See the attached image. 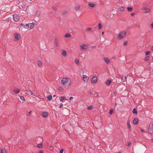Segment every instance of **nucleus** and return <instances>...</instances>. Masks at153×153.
Instances as JSON below:
<instances>
[{"label":"nucleus","mask_w":153,"mask_h":153,"mask_svg":"<svg viewBox=\"0 0 153 153\" xmlns=\"http://www.w3.org/2000/svg\"><path fill=\"white\" fill-rule=\"evenodd\" d=\"M61 82L66 86H69L71 84V80L68 78H63L61 80Z\"/></svg>","instance_id":"f257e3e1"},{"label":"nucleus","mask_w":153,"mask_h":153,"mask_svg":"<svg viewBox=\"0 0 153 153\" xmlns=\"http://www.w3.org/2000/svg\"><path fill=\"white\" fill-rule=\"evenodd\" d=\"M126 32L124 30L121 32L119 34L118 36V38L119 39L123 38L126 36Z\"/></svg>","instance_id":"f03ea898"},{"label":"nucleus","mask_w":153,"mask_h":153,"mask_svg":"<svg viewBox=\"0 0 153 153\" xmlns=\"http://www.w3.org/2000/svg\"><path fill=\"white\" fill-rule=\"evenodd\" d=\"M14 37H15L14 40L15 41H17V40H19L21 38L20 35L18 33H15L14 34Z\"/></svg>","instance_id":"7ed1b4c3"},{"label":"nucleus","mask_w":153,"mask_h":153,"mask_svg":"<svg viewBox=\"0 0 153 153\" xmlns=\"http://www.w3.org/2000/svg\"><path fill=\"white\" fill-rule=\"evenodd\" d=\"M88 45L86 44L80 45V50L82 51L85 50L88 48Z\"/></svg>","instance_id":"20e7f679"},{"label":"nucleus","mask_w":153,"mask_h":153,"mask_svg":"<svg viewBox=\"0 0 153 153\" xmlns=\"http://www.w3.org/2000/svg\"><path fill=\"white\" fill-rule=\"evenodd\" d=\"M13 19L15 22L18 21L20 19L19 17L16 14L13 15Z\"/></svg>","instance_id":"39448f33"},{"label":"nucleus","mask_w":153,"mask_h":153,"mask_svg":"<svg viewBox=\"0 0 153 153\" xmlns=\"http://www.w3.org/2000/svg\"><path fill=\"white\" fill-rule=\"evenodd\" d=\"M97 81V78L96 76H94L92 77L91 79V83L93 84H95Z\"/></svg>","instance_id":"423d86ee"},{"label":"nucleus","mask_w":153,"mask_h":153,"mask_svg":"<svg viewBox=\"0 0 153 153\" xmlns=\"http://www.w3.org/2000/svg\"><path fill=\"white\" fill-rule=\"evenodd\" d=\"M82 78L85 82H88L89 79L88 77L87 76L85 75H82Z\"/></svg>","instance_id":"0eeeda50"},{"label":"nucleus","mask_w":153,"mask_h":153,"mask_svg":"<svg viewBox=\"0 0 153 153\" xmlns=\"http://www.w3.org/2000/svg\"><path fill=\"white\" fill-rule=\"evenodd\" d=\"M29 25V27H30V29H31L33 28L35 26L36 24L35 23H32L28 24Z\"/></svg>","instance_id":"6e6552de"},{"label":"nucleus","mask_w":153,"mask_h":153,"mask_svg":"<svg viewBox=\"0 0 153 153\" xmlns=\"http://www.w3.org/2000/svg\"><path fill=\"white\" fill-rule=\"evenodd\" d=\"M42 115L43 117H47L48 115V113L47 112H44L42 113Z\"/></svg>","instance_id":"1a4fd4ad"},{"label":"nucleus","mask_w":153,"mask_h":153,"mask_svg":"<svg viewBox=\"0 0 153 153\" xmlns=\"http://www.w3.org/2000/svg\"><path fill=\"white\" fill-rule=\"evenodd\" d=\"M105 61L106 62L107 64H109L110 62V60L107 57H105L103 58Z\"/></svg>","instance_id":"9d476101"},{"label":"nucleus","mask_w":153,"mask_h":153,"mask_svg":"<svg viewBox=\"0 0 153 153\" xmlns=\"http://www.w3.org/2000/svg\"><path fill=\"white\" fill-rule=\"evenodd\" d=\"M138 122V120L136 118H134L133 121V123L134 124L136 125L137 124Z\"/></svg>","instance_id":"9b49d317"},{"label":"nucleus","mask_w":153,"mask_h":153,"mask_svg":"<svg viewBox=\"0 0 153 153\" xmlns=\"http://www.w3.org/2000/svg\"><path fill=\"white\" fill-rule=\"evenodd\" d=\"M130 121L129 120H128L127 123V126L128 129L130 130L131 128V126L130 124Z\"/></svg>","instance_id":"f8f14e48"},{"label":"nucleus","mask_w":153,"mask_h":153,"mask_svg":"<svg viewBox=\"0 0 153 153\" xmlns=\"http://www.w3.org/2000/svg\"><path fill=\"white\" fill-rule=\"evenodd\" d=\"M62 55L64 56H66L67 55V52L64 50H62Z\"/></svg>","instance_id":"ddd939ff"},{"label":"nucleus","mask_w":153,"mask_h":153,"mask_svg":"<svg viewBox=\"0 0 153 153\" xmlns=\"http://www.w3.org/2000/svg\"><path fill=\"white\" fill-rule=\"evenodd\" d=\"M13 91L15 93H18L20 91V90L18 88H15L13 90Z\"/></svg>","instance_id":"4468645a"},{"label":"nucleus","mask_w":153,"mask_h":153,"mask_svg":"<svg viewBox=\"0 0 153 153\" xmlns=\"http://www.w3.org/2000/svg\"><path fill=\"white\" fill-rule=\"evenodd\" d=\"M40 14V11L39 10H37L35 14L36 16L37 17H39Z\"/></svg>","instance_id":"2eb2a0df"},{"label":"nucleus","mask_w":153,"mask_h":153,"mask_svg":"<svg viewBox=\"0 0 153 153\" xmlns=\"http://www.w3.org/2000/svg\"><path fill=\"white\" fill-rule=\"evenodd\" d=\"M122 79L123 82H125L126 81V78L125 76L123 75L122 76Z\"/></svg>","instance_id":"dca6fc26"},{"label":"nucleus","mask_w":153,"mask_h":153,"mask_svg":"<svg viewBox=\"0 0 153 153\" xmlns=\"http://www.w3.org/2000/svg\"><path fill=\"white\" fill-rule=\"evenodd\" d=\"M0 152L1 153H7V152L4 149L0 148Z\"/></svg>","instance_id":"f3484780"},{"label":"nucleus","mask_w":153,"mask_h":153,"mask_svg":"<svg viewBox=\"0 0 153 153\" xmlns=\"http://www.w3.org/2000/svg\"><path fill=\"white\" fill-rule=\"evenodd\" d=\"M149 132L151 134L153 133V128H152L151 127H149Z\"/></svg>","instance_id":"a211bd4d"},{"label":"nucleus","mask_w":153,"mask_h":153,"mask_svg":"<svg viewBox=\"0 0 153 153\" xmlns=\"http://www.w3.org/2000/svg\"><path fill=\"white\" fill-rule=\"evenodd\" d=\"M144 9L145 10V13H149L150 11V9L149 8H144Z\"/></svg>","instance_id":"6ab92c4d"},{"label":"nucleus","mask_w":153,"mask_h":153,"mask_svg":"<svg viewBox=\"0 0 153 153\" xmlns=\"http://www.w3.org/2000/svg\"><path fill=\"white\" fill-rule=\"evenodd\" d=\"M47 98L48 99V100L50 101L52 100V97L51 95H50L47 96Z\"/></svg>","instance_id":"aec40b11"},{"label":"nucleus","mask_w":153,"mask_h":153,"mask_svg":"<svg viewBox=\"0 0 153 153\" xmlns=\"http://www.w3.org/2000/svg\"><path fill=\"white\" fill-rule=\"evenodd\" d=\"M65 99L64 97H59V99L61 101H63V100Z\"/></svg>","instance_id":"412c9836"},{"label":"nucleus","mask_w":153,"mask_h":153,"mask_svg":"<svg viewBox=\"0 0 153 153\" xmlns=\"http://www.w3.org/2000/svg\"><path fill=\"white\" fill-rule=\"evenodd\" d=\"M88 4L90 7H94L95 6V4H91V3H88Z\"/></svg>","instance_id":"4be33fe9"},{"label":"nucleus","mask_w":153,"mask_h":153,"mask_svg":"<svg viewBox=\"0 0 153 153\" xmlns=\"http://www.w3.org/2000/svg\"><path fill=\"white\" fill-rule=\"evenodd\" d=\"M24 27L26 29H28L29 28V25L28 24H26L24 25Z\"/></svg>","instance_id":"5701e85b"},{"label":"nucleus","mask_w":153,"mask_h":153,"mask_svg":"<svg viewBox=\"0 0 153 153\" xmlns=\"http://www.w3.org/2000/svg\"><path fill=\"white\" fill-rule=\"evenodd\" d=\"M132 113L133 114H137V110L136 109H135V108H134L133 109V110L132 111Z\"/></svg>","instance_id":"b1692460"},{"label":"nucleus","mask_w":153,"mask_h":153,"mask_svg":"<svg viewBox=\"0 0 153 153\" xmlns=\"http://www.w3.org/2000/svg\"><path fill=\"white\" fill-rule=\"evenodd\" d=\"M42 143H39L37 145V147L39 148H41L42 147Z\"/></svg>","instance_id":"393cba45"},{"label":"nucleus","mask_w":153,"mask_h":153,"mask_svg":"<svg viewBox=\"0 0 153 153\" xmlns=\"http://www.w3.org/2000/svg\"><path fill=\"white\" fill-rule=\"evenodd\" d=\"M71 36V35L69 33H67L65 35V37H70Z\"/></svg>","instance_id":"a878e982"},{"label":"nucleus","mask_w":153,"mask_h":153,"mask_svg":"<svg viewBox=\"0 0 153 153\" xmlns=\"http://www.w3.org/2000/svg\"><path fill=\"white\" fill-rule=\"evenodd\" d=\"M149 127H151L153 128V122H151L150 124Z\"/></svg>","instance_id":"bb28decb"},{"label":"nucleus","mask_w":153,"mask_h":153,"mask_svg":"<svg viewBox=\"0 0 153 153\" xmlns=\"http://www.w3.org/2000/svg\"><path fill=\"white\" fill-rule=\"evenodd\" d=\"M79 8H80V6L79 5H78V6H76L75 7V9L77 10H79Z\"/></svg>","instance_id":"cd10ccee"},{"label":"nucleus","mask_w":153,"mask_h":153,"mask_svg":"<svg viewBox=\"0 0 153 153\" xmlns=\"http://www.w3.org/2000/svg\"><path fill=\"white\" fill-rule=\"evenodd\" d=\"M111 81L110 80H108L106 82V84L107 85H109L111 83Z\"/></svg>","instance_id":"c85d7f7f"},{"label":"nucleus","mask_w":153,"mask_h":153,"mask_svg":"<svg viewBox=\"0 0 153 153\" xmlns=\"http://www.w3.org/2000/svg\"><path fill=\"white\" fill-rule=\"evenodd\" d=\"M20 99L23 100V101H25V98L23 96H20Z\"/></svg>","instance_id":"c756f323"},{"label":"nucleus","mask_w":153,"mask_h":153,"mask_svg":"<svg viewBox=\"0 0 153 153\" xmlns=\"http://www.w3.org/2000/svg\"><path fill=\"white\" fill-rule=\"evenodd\" d=\"M58 89H59V90L60 91H63L64 90L63 88L62 87H59Z\"/></svg>","instance_id":"7c9ffc66"},{"label":"nucleus","mask_w":153,"mask_h":153,"mask_svg":"<svg viewBox=\"0 0 153 153\" xmlns=\"http://www.w3.org/2000/svg\"><path fill=\"white\" fill-rule=\"evenodd\" d=\"M150 59V57L149 56H146L145 57V59L146 60H149Z\"/></svg>","instance_id":"2f4dec72"},{"label":"nucleus","mask_w":153,"mask_h":153,"mask_svg":"<svg viewBox=\"0 0 153 153\" xmlns=\"http://www.w3.org/2000/svg\"><path fill=\"white\" fill-rule=\"evenodd\" d=\"M127 9L128 11H131L132 10V8L131 7H128Z\"/></svg>","instance_id":"473e14b6"},{"label":"nucleus","mask_w":153,"mask_h":153,"mask_svg":"<svg viewBox=\"0 0 153 153\" xmlns=\"http://www.w3.org/2000/svg\"><path fill=\"white\" fill-rule=\"evenodd\" d=\"M124 10V8L123 7H122L120 8V11H123Z\"/></svg>","instance_id":"72a5a7b5"},{"label":"nucleus","mask_w":153,"mask_h":153,"mask_svg":"<svg viewBox=\"0 0 153 153\" xmlns=\"http://www.w3.org/2000/svg\"><path fill=\"white\" fill-rule=\"evenodd\" d=\"M75 62L76 64H77L78 65L79 64V61L78 59H76L75 61Z\"/></svg>","instance_id":"f704fd0d"},{"label":"nucleus","mask_w":153,"mask_h":153,"mask_svg":"<svg viewBox=\"0 0 153 153\" xmlns=\"http://www.w3.org/2000/svg\"><path fill=\"white\" fill-rule=\"evenodd\" d=\"M92 108V106H89L88 108L87 109L88 110H91Z\"/></svg>","instance_id":"c9c22d12"},{"label":"nucleus","mask_w":153,"mask_h":153,"mask_svg":"<svg viewBox=\"0 0 153 153\" xmlns=\"http://www.w3.org/2000/svg\"><path fill=\"white\" fill-rule=\"evenodd\" d=\"M55 44L56 46L57 47L58 46V42L56 40L55 41Z\"/></svg>","instance_id":"e433bc0d"},{"label":"nucleus","mask_w":153,"mask_h":153,"mask_svg":"<svg viewBox=\"0 0 153 153\" xmlns=\"http://www.w3.org/2000/svg\"><path fill=\"white\" fill-rule=\"evenodd\" d=\"M98 28L99 29H101V24L100 23L98 24Z\"/></svg>","instance_id":"4c0bfd02"},{"label":"nucleus","mask_w":153,"mask_h":153,"mask_svg":"<svg viewBox=\"0 0 153 153\" xmlns=\"http://www.w3.org/2000/svg\"><path fill=\"white\" fill-rule=\"evenodd\" d=\"M32 95H33L34 96H35V97H37L38 96V94H37V93H33V94H32Z\"/></svg>","instance_id":"58836bf2"},{"label":"nucleus","mask_w":153,"mask_h":153,"mask_svg":"<svg viewBox=\"0 0 153 153\" xmlns=\"http://www.w3.org/2000/svg\"><path fill=\"white\" fill-rule=\"evenodd\" d=\"M113 110H112V109H111V110H110V111H109V114H111L112 113H113Z\"/></svg>","instance_id":"ea45409f"},{"label":"nucleus","mask_w":153,"mask_h":153,"mask_svg":"<svg viewBox=\"0 0 153 153\" xmlns=\"http://www.w3.org/2000/svg\"><path fill=\"white\" fill-rule=\"evenodd\" d=\"M64 150L63 149H61L59 153H63Z\"/></svg>","instance_id":"a19ab883"},{"label":"nucleus","mask_w":153,"mask_h":153,"mask_svg":"<svg viewBox=\"0 0 153 153\" xmlns=\"http://www.w3.org/2000/svg\"><path fill=\"white\" fill-rule=\"evenodd\" d=\"M150 51L147 52L145 53V54L146 55H147L148 54H150Z\"/></svg>","instance_id":"79ce46f5"},{"label":"nucleus","mask_w":153,"mask_h":153,"mask_svg":"<svg viewBox=\"0 0 153 153\" xmlns=\"http://www.w3.org/2000/svg\"><path fill=\"white\" fill-rule=\"evenodd\" d=\"M53 9L54 10L56 11L57 10V8L56 7H53Z\"/></svg>","instance_id":"37998d69"},{"label":"nucleus","mask_w":153,"mask_h":153,"mask_svg":"<svg viewBox=\"0 0 153 153\" xmlns=\"http://www.w3.org/2000/svg\"><path fill=\"white\" fill-rule=\"evenodd\" d=\"M28 94H30L31 95L33 94V93L31 91H28Z\"/></svg>","instance_id":"c03bdc74"},{"label":"nucleus","mask_w":153,"mask_h":153,"mask_svg":"<svg viewBox=\"0 0 153 153\" xmlns=\"http://www.w3.org/2000/svg\"><path fill=\"white\" fill-rule=\"evenodd\" d=\"M124 45H127V44H128V42L127 41H125L124 42Z\"/></svg>","instance_id":"a18cd8bd"},{"label":"nucleus","mask_w":153,"mask_h":153,"mask_svg":"<svg viewBox=\"0 0 153 153\" xmlns=\"http://www.w3.org/2000/svg\"><path fill=\"white\" fill-rule=\"evenodd\" d=\"M87 30H91L92 29V28H90V27H88L87 28Z\"/></svg>","instance_id":"49530a36"},{"label":"nucleus","mask_w":153,"mask_h":153,"mask_svg":"<svg viewBox=\"0 0 153 153\" xmlns=\"http://www.w3.org/2000/svg\"><path fill=\"white\" fill-rule=\"evenodd\" d=\"M42 65V63L41 62H40L38 63V65L40 66Z\"/></svg>","instance_id":"de8ad7c7"},{"label":"nucleus","mask_w":153,"mask_h":153,"mask_svg":"<svg viewBox=\"0 0 153 153\" xmlns=\"http://www.w3.org/2000/svg\"><path fill=\"white\" fill-rule=\"evenodd\" d=\"M89 93L90 94H91L93 93V91H91L89 92Z\"/></svg>","instance_id":"09e8293b"},{"label":"nucleus","mask_w":153,"mask_h":153,"mask_svg":"<svg viewBox=\"0 0 153 153\" xmlns=\"http://www.w3.org/2000/svg\"><path fill=\"white\" fill-rule=\"evenodd\" d=\"M67 13V12L66 11H65L63 12V14L65 15Z\"/></svg>","instance_id":"8fccbe9b"},{"label":"nucleus","mask_w":153,"mask_h":153,"mask_svg":"<svg viewBox=\"0 0 153 153\" xmlns=\"http://www.w3.org/2000/svg\"><path fill=\"white\" fill-rule=\"evenodd\" d=\"M131 144V143H130V142H128V144H127V146H130Z\"/></svg>","instance_id":"3c124183"},{"label":"nucleus","mask_w":153,"mask_h":153,"mask_svg":"<svg viewBox=\"0 0 153 153\" xmlns=\"http://www.w3.org/2000/svg\"><path fill=\"white\" fill-rule=\"evenodd\" d=\"M73 97H70V98H69V100H73Z\"/></svg>","instance_id":"603ef678"},{"label":"nucleus","mask_w":153,"mask_h":153,"mask_svg":"<svg viewBox=\"0 0 153 153\" xmlns=\"http://www.w3.org/2000/svg\"><path fill=\"white\" fill-rule=\"evenodd\" d=\"M135 15V14L134 13H132L131 14V16H134V15Z\"/></svg>","instance_id":"864d4df0"},{"label":"nucleus","mask_w":153,"mask_h":153,"mask_svg":"<svg viewBox=\"0 0 153 153\" xmlns=\"http://www.w3.org/2000/svg\"><path fill=\"white\" fill-rule=\"evenodd\" d=\"M63 106V105L62 104H61L59 106L60 108H61Z\"/></svg>","instance_id":"5fc2aeb1"},{"label":"nucleus","mask_w":153,"mask_h":153,"mask_svg":"<svg viewBox=\"0 0 153 153\" xmlns=\"http://www.w3.org/2000/svg\"><path fill=\"white\" fill-rule=\"evenodd\" d=\"M38 153H43V151H39Z\"/></svg>","instance_id":"6e6d98bb"},{"label":"nucleus","mask_w":153,"mask_h":153,"mask_svg":"<svg viewBox=\"0 0 153 153\" xmlns=\"http://www.w3.org/2000/svg\"><path fill=\"white\" fill-rule=\"evenodd\" d=\"M144 130L143 129H141V132L142 133L144 132Z\"/></svg>","instance_id":"4d7b16f0"},{"label":"nucleus","mask_w":153,"mask_h":153,"mask_svg":"<svg viewBox=\"0 0 153 153\" xmlns=\"http://www.w3.org/2000/svg\"><path fill=\"white\" fill-rule=\"evenodd\" d=\"M151 26L153 28V23H152L151 24Z\"/></svg>","instance_id":"13d9d810"},{"label":"nucleus","mask_w":153,"mask_h":153,"mask_svg":"<svg viewBox=\"0 0 153 153\" xmlns=\"http://www.w3.org/2000/svg\"><path fill=\"white\" fill-rule=\"evenodd\" d=\"M23 26V24H21V25H20V27H22Z\"/></svg>","instance_id":"bf43d9fd"},{"label":"nucleus","mask_w":153,"mask_h":153,"mask_svg":"<svg viewBox=\"0 0 153 153\" xmlns=\"http://www.w3.org/2000/svg\"><path fill=\"white\" fill-rule=\"evenodd\" d=\"M31 112H32V111H30V112H29L28 114H31Z\"/></svg>","instance_id":"052dcab7"},{"label":"nucleus","mask_w":153,"mask_h":153,"mask_svg":"<svg viewBox=\"0 0 153 153\" xmlns=\"http://www.w3.org/2000/svg\"><path fill=\"white\" fill-rule=\"evenodd\" d=\"M151 49L153 51V46L152 47Z\"/></svg>","instance_id":"680f3d73"},{"label":"nucleus","mask_w":153,"mask_h":153,"mask_svg":"<svg viewBox=\"0 0 153 153\" xmlns=\"http://www.w3.org/2000/svg\"><path fill=\"white\" fill-rule=\"evenodd\" d=\"M152 142H153V138L151 140Z\"/></svg>","instance_id":"e2e57ef3"},{"label":"nucleus","mask_w":153,"mask_h":153,"mask_svg":"<svg viewBox=\"0 0 153 153\" xmlns=\"http://www.w3.org/2000/svg\"><path fill=\"white\" fill-rule=\"evenodd\" d=\"M56 96V95H53V97H55Z\"/></svg>","instance_id":"0e129e2a"},{"label":"nucleus","mask_w":153,"mask_h":153,"mask_svg":"<svg viewBox=\"0 0 153 153\" xmlns=\"http://www.w3.org/2000/svg\"><path fill=\"white\" fill-rule=\"evenodd\" d=\"M104 33L103 32H102V34H104Z\"/></svg>","instance_id":"69168bd1"},{"label":"nucleus","mask_w":153,"mask_h":153,"mask_svg":"<svg viewBox=\"0 0 153 153\" xmlns=\"http://www.w3.org/2000/svg\"><path fill=\"white\" fill-rule=\"evenodd\" d=\"M117 153H122L121 152H118Z\"/></svg>","instance_id":"338daca9"},{"label":"nucleus","mask_w":153,"mask_h":153,"mask_svg":"<svg viewBox=\"0 0 153 153\" xmlns=\"http://www.w3.org/2000/svg\"><path fill=\"white\" fill-rule=\"evenodd\" d=\"M116 105V103L115 104V105Z\"/></svg>","instance_id":"774afa93"}]
</instances>
